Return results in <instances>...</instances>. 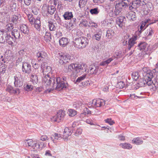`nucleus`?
<instances>
[{
	"mask_svg": "<svg viewBox=\"0 0 158 158\" xmlns=\"http://www.w3.org/2000/svg\"><path fill=\"white\" fill-rule=\"evenodd\" d=\"M87 65L84 63L75 62L68 64L67 72H75L76 73H81L85 70L86 71Z\"/></svg>",
	"mask_w": 158,
	"mask_h": 158,
	"instance_id": "nucleus-1",
	"label": "nucleus"
},
{
	"mask_svg": "<svg viewBox=\"0 0 158 158\" xmlns=\"http://www.w3.org/2000/svg\"><path fill=\"white\" fill-rule=\"evenodd\" d=\"M52 84L51 85V90L55 89L58 91L66 89L68 86V84L62 81L60 77L56 78L55 79V83Z\"/></svg>",
	"mask_w": 158,
	"mask_h": 158,
	"instance_id": "nucleus-2",
	"label": "nucleus"
},
{
	"mask_svg": "<svg viewBox=\"0 0 158 158\" xmlns=\"http://www.w3.org/2000/svg\"><path fill=\"white\" fill-rule=\"evenodd\" d=\"M74 46L79 49H82L85 48L89 43V40L87 38L81 37L74 40Z\"/></svg>",
	"mask_w": 158,
	"mask_h": 158,
	"instance_id": "nucleus-3",
	"label": "nucleus"
},
{
	"mask_svg": "<svg viewBox=\"0 0 158 158\" xmlns=\"http://www.w3.org/2000/svg\"><path fill=\"white\" fill-rule=\"evenodd\" d=\"M56 10V8L54 6H47L46 4H44L42 8V13L44 16H47L48 14H53Z\"/></svg>",
	"mask_w": 158,
	"mask_h": 158,
	"instance_id": "nucleus-4",
	"label": "nucleus"
},
{
	"mask_svg": "<svg viewBox=\"0 0 158 158\" xmlns=\"http://www.w3.org/2000/svg\"><path fill=\"white\" fill-rule=\"evenodd\" d=\"M65 115V111L60 110H59L56 115L51 118V120L52 122L59 123L63 120Z\"/></svg>",
	"mask_w": 158,
	"mask_h": 158,
	"instance_id": "nucleus-5",
	"label": "nucleus"
},
{
	"mask_svg": "<svg viewBox=\"0 0 158 158\" xmlns=\"http://www.w3.org/2000/svg\"><path fill=\"white\" fill-rule=\"evenodd\" d=\"M55 78H51L50 75H45L43 77V82L46 86V88L51 89L52 84L55 83Z\"/></svg>",
	"mask_w": 158,
	"mask_h": 158,
	"instance_id": "nucleus-6",
	"label": "nucleus"
},
{
	"mask_svg": "<svg viewBox=\"0 0 158 158\" xmlns=\"http://www.w3.org/2000/svg\"><path fill=\"white\" fill-rule=\"evenodd\" d=\"M41 67L44 76L50 75L49 73L51 71V68L48 66L46 62H43L41 64Z\"/></svg>",
	"mask_w": 158,
	"mask_h": 158,
	"instance_id": "nucleus-7",
	"label": "nucleus"
},
{
	"mask_svg": "<svg viewBox=\"0 0 158 158\" xmlns=\"http://www.w3.org/2000/svg\"><path fill=\"white\" fill-rule=\"evenodd\" d=\"M6 91L11 94H19L20 93V89L18 88L14 89L10 85H8L6 89Z\"/></svg>",
	"mask_w": 158,
	"mask_h": 158,
	"instance_id": "nucleus-8",
	"label": "nucleus"
},
{
	"mask_svg": "<svg viewBox=\"0 0 158 158\" xmlns=\"http://www.w3.org/2000/svg\"><path fill=\"white\" fill-rule=\"evenodd\" d=\"M31 71V66L27 62H24L22 66V71L25 73L29 74Z\"/></svg>",
	"mask_w": 158,
	"mask_h": 158,
	"instance_id": "nucleus-9",
	"label": "nucleus"
},
{
	"mask_svg": "<svg viewBox=\"0 0 158 158\" xmlns=\"http://www.w3.org/2000/svg\"><path fill=\"white\" fill-rule=\"evenodd\" d=\"M92 104L96 107H100L104 105L105 101L102 99L99 98L94 99L93 100Z\"/></svg>",
	"mask_w": 158,
	"mask_h": 158,
	"instance_id": "nucleus-10",
	"label": "nucleus"
},
{
	"mask_svg": "<svg viewBox=\"0 0 158 158\" xmlns=\"http://www.w3.org/2000/svg\"><path fill=\"white\" fill-rule=\"evenodd\" d=\"M36 56L38 57V61H44L47 59V56L46 53L43 51L39 52L36 54Z\"/></svg>",
	"mask_w": 158,
	"mask_h": 158,
	"instance_id": "nucleus-11",
	"label": "nucleus"
},
{
	"mask_svg": "<svg viewBox=\"0 0 158 158\" xmlns=\"http://www.w3.org/2000/svg\"><path fill=\"white\" fill-rule=\"evenodd\" d=\"M70 56L69 54H63L60 55L59 58L60 59L59 62L60 64H63V63L68 62V60L70 59Z\"/></svg>",
	"mask_w": 158,
	"mask_h": 158,
	"instance_id": "nucleus-12",
	"label": "nucleus"
},
{
	"mask_svg": "<svg viewBox=\"0 0 158 158\" xmlns=\"http://www.w3.org/2000/svg\"><path fill=\"white\" fill-rule=\"evenodd\" d=\"M14 78L15 79L14 84L15 87L18 88L23 85V79L21 77L20 79L19 77L16 76H14Z\"/></svg>",
	"mask_w": 158,
	"mask_h": 158,
	"instance_id": "nucleus-13",
	"label": "nucleus"
},
{
	"mask_svg": "<svg viewBox=\"0 0 158 158\" xmlns=\"http://www.w3.org/2000/svg\"><path fill=\"white\" fill-rule=\"evenodd\" d=\"M71 130L68 127H66L64 129L62 136L63 139L64 140H67L68 137L72 134Z\"/></svg>",
	"mask_w": 158,
	"mask_h": 158,
	"instance_id": "nucleus-14",
	"label": "nucleus"
},
{
	"mask_svg": "<svg viewBox=\"0 0 158 158\" xmlns=\"http://www.w3.org/2000/svg\"><path fill=\"white\" fill-rule=\"evenodd\" d=\"M127 4H128V3H124L123 2H121L115 5V7L116 9L118 10V11L117 12L118 13H116V14L118 15L119 14V10L121 9L122 7H125L127 6H128Z\"/></svg>",
	"mask_w": 158,
	"mask_h": 158,
	"instance_id": "nucleus-15",
	"label": "nucleus"
},
{
	"mask_svg": "<svg viewBox=\"0 0 158 158\" xmlns=\"http://www.w3.org/2000/svg\"><path fill=\"white\" fill-rule=\"evenodd\" d=\"M125 18L123 16H120L117 18L116 23L120 27H123L125 25L124 22Z\"/></svg>",
	"mask_w": 158,
	"mask_h": 158,
	"instance_id": "nucleus-16",
	"label": "nucleus"
},
{
	"mask_svg": "<svg viewBox=\"0 0 158 158\" xmlns=\"http://www.w3.org/2000/svg\"><path fill=\"white\" fill-rule=\"evenodd\" d=\"M7 34L5 31H0V43H5Z\"/></svg>",
	"mask_w": 158,
	"mask_h": 158,
	"instance_id": "nucleus-17",
	"label": "nucleus"
},
{
	"mask_svg": "<svg viewBox=\"0 0 158 158\" xmlns=\"http://www.w3.org/2000/svg\"><path fill=\"white\" fill-rule=\"evenodd\" d=\"M98 67L94 65H91L89 68L88 72L91 74H96L98 71Z\"/></svg>",
	"mask_w": 158,
	"mask_h": 158,
	"instance_id": "nucleus-18",
	"label": "nucleus"
},
{
	"mask_svg": "<svg viewBox=\"0 0 158 158\" xmlns=\"http://www.w3.org/2000/svg\"><path fill=\"white\" fill-rule=\"evenodd\" d=\"M6 41L10 45H12L13 44V42L15 41V38L13 36H11L10 35H7L6 38Z\"/></svg>",
	"mask_w": 158,
	"mask_h": 158,
	"instance_id": "nucleus-19",
	"label": "nucleus"
},
{
	"mask_svg": "<svg viewBox=\"0 0 158 158\" xmlns=\"http://www.w3.org/2000/svg\"><path fill=\"white\" fill-rule=\"evenodd\" d=\"M59 43L60 45L64 47L67 45L69 41L67 38L62 37L59 40Z\"/></svg>",
	"mask_w": 158,
	"mask_h": 158,
	"instance_id": "nucleus-20",
	"label": "nucleus"
},
{
	"mask_svg": "<svg viewBox=\"0 0 158 158\" xmlns=\"http://www.w3.org/2000/svg\"><path fill=\"white\" fill-rule=\"evenodd\" d=\"M126 17L129 20L131 21H133L136 19V17L134 12H130L127 14Z\"/></svg>",
	"mask_w": 158,
	"mask_h": 158,
	"instance_id": "nucleus-21",
	"label": "nucleus"
},
{
	"mask_svg": "<svg viewBox=\"0 0 158 158\" xmlns=\"http://www.w3.org/2000/svg\"><path fill=\"white\" fill-rule=\"evenodd\" d=\"M63 16L65 20H70L73 17V15L72 12L68 11L64 13Z\"/></svg>",
	"mask_w": 158,
	"mask_h": 158,
	"instance_id": "nucleus-22",
	"label": "nucleus"
},
{
	"mask_svg": "<svg viewBox=\"0 0 158 158\" xmlns=\"http://www.w3.org/2000/svg\"><path fill=\"white\" fill-rule=\"evenodd\" d=\"M147 23L146 22H142V23L140 26L139 28V29L138 31L136 32V34L138 35H139L141 32L144 30L146 27H145V25Z\"/></svg>",
	"mask_w": 158,
	"mask_h": 158,
	"instance_id": "nucleus-23",
	"label": "nucleus"
},
{
	"mask_svg": "<svg viewBox=\"0 0 158 158\" xmlns=\"http://www.w3.org/2000/svg\"><path fill=\"white\" fill-rule=\"evenodd\" d=\"M21 31L24 34L28 35L29 31L27 27L25 24L22 25L20 27Z\"/></svg>",
	"mask_w": 158,
	"mask_h": 158,
	"instance_id": "nucleus-24",
	"label": "nucleus"
},
{
	"mask_svg": "<svg viewBox=\"0 0 158 158\" xmlns=\"http://www.w3.org/2000/svg\"><path fill=\"white\" fill-rule=\"evenodd\" d=\"M103 22V23L104 24L105 26H111V25L114 23V21L112 18L109 19H106Z\"/></svg>",
	"mask_w": 158,
	"mask_h": 158,
	"instance_id": "nucleus-25",
	"label": "nucleus"
},
{
	"mask_svg": "<svg viewBox=\"0 0 158 158\" xmlns=\"http://www.w3.org/2000/svg\"><path fill=\"white\" fill-rule=\"evenodd\" d=\"M31 81L34 85L37 84L38 82V79L37 76L35 74H32L31 76Z\"/></svg>",
	"mask_w": 158,
	"mask_h": 158,
	"instance_id": "nucleus-26",
	"label": "nucleus"
},
{
	"mask_svg": "<svg viewBox=\"0 0 158 158\" xmlns=\"http://www.w3.org/2000/svg\"><path fill=\"white\" fill-rule=\"evenodd\" d=\"M24 142L26 146H28L33 147L35 144L36 145L35 146H37V144L35 143V142L33 141L31 139L26 140L24 141Z\"/></svg>",
	"mask_w": 158,
	"mask_h": 158,
	"instance_id": "nucleus-27",
	"label": "nucleus"
},
{
	"mask_svg": "<svg viewBox=\"0 0 158 158\" xmlns=\"http://www.w3.org/2000/svg\"><path fill=\"white\" fill-rule=\"evenodd\" d=\"M34 23L35 27L37 30L39 29L40 27V18H38L35 19Z\"/></svg>",
	"mask_w": 158,
	"mask_h": 158,
	"instance_id": "nucleus-28",
	"label": "nucleus"
},
{
	"mask_svg": "<svg viewBox=\"0 0 158 158\" xmlns=\"http://www.w3.org/2000/svg\"><path fill=\"white\" fill-rule=\"evenodd\" d=\"M10 10L12 12L16 11L17 9L16 3L14 1H12L10 4Z\"/></svg>",
	"mask_w": 158,
	"mask_h": 158,
	"instance_id": "nucleus-29",
	"label": "nucleus"
},
{
	"mask_svg": "<svg viewBox=\"0 0 158 158\" xmlns=\"http://www.w3.org/2000/svg\"><path fill=\"white\" fill-rule=\"evenodd\" d=\"M68 114L69 116L73 117L77 114V112L74 109H70L68 110Z\"/></svg>",
	"mask_w": 158,
	"mask_h": 158,
	"instance_id": "nucleus-30",
	"label": "nucleus"
},
{
	"mask_svg": "<svg viewBox=\"0 0 158 158\" xmlns=\"http://www.w3.org/2000/svg\"><path fill=\"white\" fill-rule=\"evenodd\" d=\"M33 86L32 85L29 84H25L24 85V89L27 91H29L33 90Z\"/></svg>",
	"mask_w": 158,
	"mask_h": 158,
	"instance_id": "nucleus-31",
	"label": "nucleus"
},
{
	"mask_svg": "<svg viewBox=\"0 0 158 158\" xmlns=\"http://www.w3.org/2000/svg\"><path fill=\"white\" fill-rule=\"evenodd\" d=\"M12 35V36L14 37V38L17 39L19 38L20 36V34L17 29H14L13 31H12L11 32Z\"/></svg>",
	"mask_w": 158,
	"mask_h": 158,
	"instance_id": "nucleus-32",
	"label": "nucleus"
},
{
	"mask_svg": "<svg viewBox=\"0 0 158 158\" xmlns=\"http://www.w3.org/2000/svg\"><path fill=\"white\" fill-rule=\"evenodd\" d=\"M132 142L134 143L139 145L142 144L143 141L139 138H136L133 139Z\"/></svg>",
	"mask_w": 158,
	"mask_h": 158,
	"instance_id": "nucleus-33",
	"label": "nucleus"
},
{
	"mask_svg": "<svg viewBox=\"0 0 158 158\" xmlns=\"http://www.w3.org/2000/svg\"><path fill=\"white\" fill-rule=\"evenodd\" d=\"M143 76H144V78L146 80L152 79L153 78V74L150 71L147 72V73Z\"/></svg>",
	"mask_w": 158,
	"mask_h": 158,
	"instance_id": "nucleus-34",
	"label": "nucleus"
},
{
	"mask_svg": "<svg viewBox=\"0 0 158 158\" xmlns=\"http://www.w3.org/2000/svg\"><path fill=\"white\" fill-rule=\"evenodd\" d=\"M135 40L134 39L131 38L129 40L128 48L130 50L132 47L135 44Z\"/></svg>",
	"mask_w": 158,
	"mask_h": 158,
	"instance_id": "nucleus-35",
	"label": "nucleus"
},
{
	"mask_svg": "<svg viewBox=\"0 0 158 158\" xmlns=\"http://www.w3.org/2000/svg\"><path fill=\"white\" fill-rule=\"evenodd\" d=\"M113 60V59L112 58H110L105 61H102L100 63V64L101 65L104 66L108 64Z\"/></svg>",
	"mask_w": 158,
	"mask_h": 158,
	"instance_id": "nucleus-36",
	"label": "nucleus"
},
{
	"mask_svg": "<svg viewBox=\"0 0 158 158\" xmlns=\"http://www.w3.org/2000/svg\"><path fill=\"white\" fill-rule=\"evenodd\" d=\"M120 146L124 148L131 149L132 148L131 145L130 143H121L120 144Z\"/></svg>",
	"mask_w": 158,
	"mask_h": 158,
	"instance_id": "nucleus-37",
	"label": "nucleus"
},
{
	"mask_svg": "<svg viewBox=\"0 0 158 158\" xmlns=\"http://www.w3.org/2000/svg\"><path fill=\"white\" fill-rule=\"evenodd\" d=\"M88 0H80L79 1V6L80 8H82L85 6Z\"/></svg>",
	"mask_w": 158,
	"mask_h": 158,
	"instance_id": "nucleus-38",
	"label": "nucleus"
},
{
	"mask_svg": "<svg viewBox=\"0 0 158 158\" xmlns=\"http://www.w3.org/2000/svg\"><path fill=\"white\" fill-rule=\"evenodd\" d=\"M44 40L47 42H49L51 39V34L48 32H46L44 37Z\"/></svg>",
	"mask_w": 158,
	"mask_h": 158,
	"instance_id": "nucleus-39",
	"label": "nucleus"
},
{
	"mask_svg": "<svg viewBox=\"0 0 158 158\" xmlns=\"http://www.w3.org/2000/svg\"><path fill=\"white\" fill-rule=\"evenodd\" d=\"M48 27L49 29L51 31H54L56 30V27L54 25L52 21H49L48 22Z\"/></svg>",
	"mask_w": 158,
	"mask_h": 158,
	"instance_id": "nucleus-40",
	"label": "nucleus"
},
{
	"mask_svg": "<svg viewBox=\"0 0 158 158\" xmlns=\"http://www.w3.org/2000/svg\"><path fill=\"white\" fill-rule=\"evenodd\" d=\"M146 80L144 77L140 78L138 84L141 86H143L147 83Z\"/></svg>",
	"mask_w": 158,
	"mask_h": 158,
	"instance_id": "nucleus-41",
	"label": "nucleus"
},
{
	"mask_svg": "<svg viewBox=\"0 0 158 158\" xmlns=\"http://www.w3.org/2000/svg\"><path fill=\"white\" fill-rule=\"evenodd\" d=\"M86 74H84L81 76L78 77L76 81H75V83L76 84H78L81 81L84 79L86 77Z\"/></svg>",
	"mask_w": 158,
	"mask_h": 158,
	"instance_id": "nucleus-42",
	"label": "nucleus"
},
{
	"mask_svg": "<svg viewBox=\"0 0 158 158\" xmlns=\"http://www.w3.org/2000/svg\"><path fill=\"white\" fill-rule=\"evenodd\" d=\"M19 18L18 16L15 15H12L11 17V21L13 23L16 24L18 23V20Z\"/></svg>",
	"mask_w": 158,
	"mask_h": 158,
	"instance_id": "nucleus-43",
	"label": "nucleus"
},
{
	"mask_svg": "<svg viewBox=\"0 0 158 158\" xmlns=\"http://www.w3.org/2000/svg\"><path fill=\"white\" fill-rule=\"evenodd\" d=\"M6 13L5 12L0 13V22L3 23L5 19Z\"/></svg>",
	"mask_w": 158,
	"mask_h": 158,
	"instance_id": "nucleus-44",
	"label": "nucleus"
},
{
	"mask_svg": "<svg viewBox=\"0 0 158 158\" xmlns=\"http://www.w3.org/2000/svg\"><path fill=\"white\" fill-rule=\"evenodd\" d=\"M37 61L35 59H32V64L33 67L35 69H38L39 67V64L37 63Z\"/></svg>",
	"mask_w": 158,
	"mask_h": 158,
	"instance_id": "nucleus-45",
	"label": "nucleus"
},
{
	"mask_svg": "<svg viewBox=\"0 0 158 158\" xmlns=\"http://www.w3.org/2000/svg\"><path fill=\"white\" fill-rule=\"evenodd\" d=\"M82 103L81 101H78L74 103L73 106L76 109L80 108L82 105Z\"/></svg>",
	"mask_w": 158,
	"mask_h": 158,
	"instance_id": "nucleus-46",
	"label": "nucleus"
},
{
	"mask_svg": "<svg viewBox=\"0 0 158 158\" xmlns=\"http://www.w3.org/2000/svg\"><path fill=\"white\" fill-rule=\"evenodd\" d=\"M154 33V28L152 27L148 28L147 34H148V35L151 36Z\"/></svg>",
	"mask_w": 158,
	"mask_h": 158,
	"instance_id": "nucleus-47",
	"label": "nucleus"
},
{
	"mask_svg": "<svg viewBox=\"0 0 158 158\" xmlns=\"http://www.w3.org/2000/svg\"><path fill=\"white\" fill-rule=\"evenodd\" d=\"M132 76L133 79L136 81L138 79L139 76V75L138 72H135L132 73Z\"/></svg>",
	"mask_w": 158,
	"mask_h": 158,
	"instance_id": "nucleus-48",
	"label": "nucleus"
},
{
	"mask_svg": "<svg viewBox=\"0 0 158 158\" xmlns=\"http://www.w3.org/2000/svg\"><path fill=\"white\" fill-rule=\"evenodd\" d=\"M147 46L146 44L145 43H140L139 45L140 50H143L145 49Z\"/></svg>",
	"mask_w": 158,
	"mask_h": 158,
	"instance_id": "nucleus-49",
	"label": "nucleus"
},
{
	"mask_svg": "<svg viewBox=\"0 0 158 158\" xmlns=\"http://www.w3.org/2000/svg\"><path fill=\"white\" fill-rule=\"evenodd\" d=\"M13 28V26L11 23H9L5 27V29L7 30L6 31H10Z\"/></svg>",
	"mask_w": 158,
	"mask_h": 158,
	"instance_id": "nucleus-50",
	"label": "nucleus"
},
{
	"mask_svg": "<svg viewBox=\"0 0 158 158\" xmlns=\"http://www.w3.org/2000/svg\"><path fill=\"white\" fill-rule=\"evenodd\" d=\"M101 36V35L98 33H97L94 34L93 36V38L95 39L96 40L99 41L100 40Z\"/></svg>",
	"mask_w": 158,
	"mask_h": 158,
	"instance_id": "nucleus-51",
	"label": "nucleus"
},
{
	"mask_svg": "<svg viewBox=\"0 0 158 158\" xmlns=\"http://www.w3.org/2000/svg\"><path fill=\"white\" fill-rule=\"evenodd\" d=\"M53 137L54 138V139L56 140L60 139L62 137H61V135L60 134L58 133H55L53 135Z\"/></svg>",
	"mask_w": 158,
	"mask_h": 158,
	"instance_id": "nucleus-52",
	"label": "nucleus"
},
{
	"mask_svg": "<svg viewBox=\"0 0 158 158\" xmlns=\"http://www.w3.org/2000/svg\"><path fill=\"white\" fill-rule=\"evenodd\" d=\"M90 12L92 14L96 15L99 13V11L98 10V8H94L91 9Z\"/></svg>",
	"mask_w": 158,
	"mask_h": 158,
	"instance_id": "nucleus-53",
	"label": "nucleus"
},
{
	"mask_svg": "<svg viewBox=\"0 0 158 158\" xmlns=\"http://www.w3.org/2000/svg\"><path fill=\"white\" fill-rule=\"evenodd\" d=\"M142 2H143L145 4H146V2H145L144 1H141L140 0H137L136 1H134L133 2H131L132 5H134V4H136L138 5H140L141 3H142Z\"/></svg>",
	"mask_w": 158,
	"mask_h": 158,
	"instance_id": "nucleus-54",
	"label": "nucleus"
},
{
	"mask_svg": "<svg viewBox=\"0 0 158 158\" xmlns=\"http://www.w3.org/2000/svg\"><path fill=\"white\" fill-rule=\"evenodd\" d=\"M117 86L119 88H123L125 86L124 83L122 81H120L118 83Z\"/></svg>",
	"mask_w": 158,
	"mask_h": 158,
	"instance_id": "nucleus-55",
	"label": "nucleus"
},
{
	"mask_svg": "<svg viewBox=\"0 0 158 158\" xmlns=\"http://www.w3.org/2000/svg\"><path fill=\"white\" fill-rule=\"evenodd\" d=\"M48 139V137L46 135H43L41 136L40 138V139L42 141H45Z\"/></svg>",
	"mask_w": 158,
	"mask_h": 158,
	"instance_id": "nucleus-56",
	"label": "nucleus"
},
{
	"mask_svg": "<svg viewBox=\"0 0 158 158\" xmlns=\"http://www.w3.org/2000/svg\"><path fill=\"white\" fill-rule=\"evenodd\" d=\"M82 129L80 128H78L75 133V135L77 136L81 135L82 133Z\"/></svg>",
	"mask_w": 158,
	"mask_h": 158,
	"instance_id": "nucleus-57",
	"label": "nucleus"
},
{
	"mask_svg": "<svg viewBox=\"0 0 158 158\" xmlns=\"http://www.w3.org/2000/svg\"><path fill=\"white\" fill-rule=\"evenodd\" d=\"M2 65L3 66H1L2 67L0 68V73H4L6 70V67L5 64Z\"/></svg>",
	"mask_w": 158,
	"mask_h": 158,
	"instance_id": "nucleus-58",
	"label": "nucleus"
},
{
	"mask_svg": "<svg viewBox=\"0 0 158 158\" xmlns=\"http://www.w3.org/2000/svg\"><path fill=\"white\" fill-rule=\"evenodd\" d=\"M105 121L106 123H108L110 125H113L114 123L113 121L111 119H107L105 120Z\"/></svg>",
	"mask_w": 158,
	"mask_h": 158,
	"instance_id": "nucleus-59",
	"label": "nucleus"
},
{
	"mask_svg": "<svg viewBox=\"0 0 158 158\" xmlns=\"http://www.w3.org/2000/svg\"><path fill=\"white\" fill-rule=\"evenodd\" d=\"M36 144L37 145L39 149L40 148H42L45 147V146H44V143L43 142H40Z\"/></svg>",
	"mask_w": 158,
	"mask_h": 158,
	"instance_id": "nucleus-60",
	"label": "nucleus"
},
{
	"mask_svg": "<svg viewBox=\"0 0 158 158\" xmlns=\"http://www.w3.org/2000/svg\"><path fill=\"white\" fill-rule=\"evenodd\" d=\"M45 155L46 156H52L51 151L49 150H47L46 151Z\"/></svg>",
	"mask_w": 158,
	"mask_h": 158,
	"instance_id": "nucleus-61",
	"label": "nucleus"
},
{
	"mask_svg": "<svg viewBox=\"0 0 158 158\" xmlns=\"http://www.w3.org/2000/svg\"><path fill=\"white\" fill-rule=\"evenodd\" d=\"M86 114V112H84L80 114L79 116V118L81 120H82L84 117H85Z\"/></svg>",
	"mask_w": 158,
	"mask_h": 158,
	"instance_id": "nucleus-62",
	"label": "nucleus"
},
{
	"mask_svg": "<svg viewBox=\"0 0 158 158\" xmlns=\"http://www.w3.org/2000/svg\"><path fill=\"white\" fill-rule=\"evenodd\" d=\"M147 83L146 84L148 85H151L153 84V81L152 80V79H147Z\"/></svg>",
	"mask_w": 158,
	"mask_h": 158,
	"instance_id": "nucleus-63",
	"label": "nucleus"
},
{
	"mask_svg": "<svg viewBox=\"0 0 158 158\" xmlns=\"http://www.w3.org/2000/svg\"><path fill=\"white\" fill-rule=\"evenodd\" d=\"M106 36L108 38H111V35L109 30L107 31L106 32Z\"/></svg>",
	"mask_w": 158,
	"mask_h": 158,
	"instance_id": "nucleus-64",
	"label": "nucleus"
}]
</instances>
